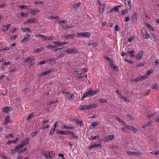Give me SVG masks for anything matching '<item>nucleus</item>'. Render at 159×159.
I'll list each match as a JSON object with an SVG mask.
<instances>
[{"instance_id": "f257e3e1", "label": "nucleus", "mask_w": 159, "mask_h": 159, "mask_svg": "<svg viewBox=\"0 0 159 159\" xmlns=\"http://www.w3.org/2000/svg\"><path fill=\"white\" fill-rule=\"evenodd\" d=\"M55 154L54 151H48L44 153L43 155L46 159H52L54 157Z\"/></svg>"}, {"instance_id": "f03ea898", "label": "nucleus", "mask_w": 159, "mask_h": 159, "mask_svg": "<svg viewBox=\"0 0 159 159\" xmlns=\"http://www.w3.org/2000/svg\"><path fill=\"white\" fill-rule=\"evenodd\" d=\"M65 52L67 54H75L78 53L79 51L75 48H69L66 49L65 51Z\"/></svg>"}, {"instance_id": "7ed1b4c3", "label": "nucleus", "mask_w": 159, "mask_h": 159, "mask_svg": "<svg viewBox=\"0 0 159 159\" xmlns=\"http://www.w3.org/2000/svg\"><path fill=\"white\" fill-rule=\"evenodd\" d=\"M30 139V138H27L21 141V143L20 145H19L20 147L21 148L28 144Z\"/></svg>"}, {"instance_id": "20e7f679", "label": "nucleus", "mask_w": 159, "mask_h": 159, "mask_svg": "<svg viewBox=\"0 0 159 159\" xmlns=\"http://www.w3.org/2000/svg\"><path fill=\"white\" fill-rule=\"evenodd\" d=\"M115 139V136L113 134H110L107 135L104 139V141L106 142H108L114 140Z\"/></svg>"}, {"instance_id": "39448f33", "label": "nucleus", "mask_w": 159, "mask_h": 159, "mask_svg": "<svg viewBox=\"0 0 159 159\" xmlns=\"http://www.w3.org/2000/svg\"><path fill=\"white\" fill-rule=\"evenodd\" d=\"M52 71V69H49V70H47L43 72H41L40 73H39V77L40 78L41 77H42L43 76L45 75H48Z\"/></svg>"}, {"instance_id": "423d86ee", "label": "nucleus", "mask_w": 159, "mask_h": 159, "mask_svg": "<svg viewBox=\"0 0 159 159\" xmlns=\"http://www.w3.org/2000/svg\"><path fill=\"white\" fill-rule=\"evenodd\" d=\"M125 127H126L127 129L129 130L133 131L134 133H136V132L137 131V129L132 125L125 124Z\"/></svg>"}, {"instance_id": "0eeeda50", "label": "nucleus", "mask_w": 159, "mask_h": 159, "mask_svg": "<svg viewBox=\"0 0 159 159\" xmlns=\"http://www.w3.org/2000/svg\"><path fill=\"white\" fill-rule=\"evenodd\" d=\"M37 20V19L35 18L30 19L27 20L24 24H25L28 23H34L36 22Z\"/></svg>"}, {"instance_id": "6e6552de", "label": "nucleus", "mask_w": 159, "mask_h": 159, "mask_svg": "<svg viewBox=\"0 0 159 159\" xmlns=\"http://www.w3.org/2000/svg\"><path fill=\"white\" fill-rule=\"evenodd\" d=\"M127 153L130 156H131L132 155H134L139 156L141 155V154L140 153L137 152L129 151Z\"/></svg>"}, {"instance_id": "1a4fd4ad", "label": "nucleus", "mask_w": 159, "mask_h": 159, "mask_svg": "<svg viewBox=\"0 0 159 159\" xmlns=\"http://www.w3.org/2000/svg\"><path fill=\"white\" fill-rule=\"evenodd\" d=\"M142 32L143 34V36L145 39H147L149 37V34L147 32L145 29L142 30Z\"/></svg>"}, {"instance_id": "9d476101", "label": "nucleus", "mask_w": 159, "mask_h": 159, "mask_svg": "<svg viewBox=\"0 0 159 159\" xmlns=\"http://www.w3.org/2000/svg\"><path fill=\"white\" fill-rule=\"evenodd\" d=\"M21 148L19 145H17L14 149L11 150L12 154H14L16 152H18V151L19 149Z\"/></svg>"}, {"instance_id": "9b49d317", "label": "nucleus", "mask_w": 159, "mask_h": 159, "mask_svg": "<svg viewBox=\"0 0 159 159\" xmlns=\"http://www.w3.org/2000/svg\"><path fill=\"white\" fill-rule=\"evenodd\" d=\"M137 15L136 13H134L131 18V20L134 22H136L137 21Z\"/></svg>"}, {"instance_id": "f8f14e48", "label": "nucleus", "mask_w": 159, "mask_h": 159, "mask_svg": "<svg viewBox=\"0 0 159 159\" xmlns=\"http://www.w3.org/2000/svg\"><path fill=\"white\" fill-rule=\"evenodd\" d=\"M35 59L34 57L33 56H31L29 57H27L25 60V62H30L32 61H34Z\"/></svg>"}, {"instance_id": "ddd939ff", "label": "nucleus", "mask_w": 159, "mask_h": 159, "mask_svg": "<svg viewBox=\"0 0 159 159\" xmlns=\"http://www.w3.org/2000/svg\"><path fill=\"white\" fill-rule=\"evenodd\" d=\"M105 7V5L104 4H102L100 6V7L99 9V11L100 14L102 15L104 11V8Z\"/></svg>"}, {"instance_id": "4468645a", "label": "nucleus", "mask_w": 159, "mask_h": 159, "mask_svg": "<svg viewBox=\"0 0 159 159\" xmlns=\"http://www.w3.org/2000/svg\"><path fill=\"white\" fill-rule=\"evenodd\" d=\"M143 52L142 51H140L139 52L137 55L136 57V59L138 60H140L141 59L143 54Z\"/></svg>"}, {"instance_id": "2eb2a0df", "label": "nucleus", "mask_w": 159, "mask_h": 159, "mask_svg": "<svg viewBox=\"0 0 159 159\" xmlns=\"http://www.w3.org/2000/svg\"><path fill=\"white\" fill-rule=\"evenodd\" d=\"M30 37V35L29 34H26L25 37L21 40V43H23L25 42H26L29 40V38Z\"/></svg>"}, {"instance_id": "dca6fc26", "label": "nucleus", "mask_w": 159, "mask_h": 159, "mask_svg": "<svg viewBox=\"0 0 159 159\" xmlns=\"http://www.w3.org/2000/svg\"><path fill=\"white\" fill-rule=\"evenodd\" d=\"M11 111V108L8 106L4 107V108H3V112L4 113H7L9 111Z\"/></svg>"}, {"instance_id": "f3484780", "label": "nucleus", "mask_w": 159, "mask_h": 159, "mask_svg": "<svg viewBox=\"0 0 159 159\" xmlns=\"http://www.w3.org/2000/svg\"><path fill=\"white\" fill-rule=\"evenodd\" d=\"M9 116H6L4 119V121L3 123L4 125H6L7 123H8L10 122L11 121L10 119H9Z\"/></svg>"}, {"instance_id": "a211bd4d", "label": "nucleus", "mask_w": 159, "mask_h": 159, "mask_svg": "<svg viewBox=\"0 0 159 159\" xmlns=\"http://www.w3.org/2000/svg\"><path fill=\"white\" fill-rule=\"evenodd\" d=\"M28 14L27 13L21 12L18 15V17L19 18L20 17H26L28 16Z\"/></svg>"}, {"instance_id": "6ab92c4d", "label": "nucleus", "mask_w": 159, "mask_h": 159, "mask_svg": "<svg viewBox=\"0 0 159 159\" xmlns=\"http://www.w3.org/2000/svg\"><path fill=\"white\" fill-rule=\"evenodd\" d=\"M39 11L37 9H31L30 10V13H32L33 16H35L36 14L39 12Z\"/></svg>"}, {"instance_id": "aec40b11", "label": "nucleus", "mask_w": 159, "mask_h": 159, "mask_svg": "<svg viewBox=\"0 0 159 159\" xmlns=\"http://www.w3.org/2000/svg\"><path fill=\"white\" fill-rule=\"evenodd\" d=\"M11 26V25L10 24H8L7 25H5L3 26L2 29L3 30V32H5Z\"/></svg>"}, {"instance_id": "412c9836", "label": "nucleus", "mask_w": 159, "mask_h": 159, "mask_svg": "<svg viewBox=\"0 0 159 159\" xmlns=\"http://www.w3.org/2000/svg\"><path fill=\"white\" fill-rule=\"evenodd\" d=\"M62 129H75V127L73 126H69L66 125H64L62 126Z\"/></svg>"}, {"instance_id": "4be33fe9", "label": "nucleus", "mask_w": 159, "mask_h": 159, "mask_svg": "<svg viewBox=\"0 0 159 159\" xmlns=\"http://www.w3.org/2000/svg\"><path fill=\"white\" fill-rule=\"evenodd\" d=\"M91 91H92V89L89 88V89L88 91H87L86 93L84 94V96H85V97H87L89 95L91 96Z\"/></svg>"}, {"instance_id": "5701e85b", "label": "nucleus", "mask_w": 159, "mask_h": 159, "mask_svg": "<svg viewBox=\"0 0 159 159\" xmlns=\"http://www.w3.org/2000/svg\"><path fill=\"white\" fill-rule=\"evenodd\" d=\"M101 145L100 144H96L95 143L94 144L92 145H91L89 147V149H91L94 148H97L101 147Z\"/></svg>"}, {"instance_id": "b1692460", "label": "nucleus", "mask_w": 159, "mask_h": 159, "mask_svg": "<svg viewBox=\"0 0 159 159\" xmlns=\"http://www.w3.org/2000/svg\"><path fill=\"white\" fill-rule=\"evenodd\" d=\"M99 122H96L92 124L89 126L90 129H93L95 126L98 125L99 124Z\"/></svg>"}, {"instance_id": "393cba45", "label": "nucleus", "mask_w": 159, "mask_h": 159, "mask_svg": "<svg viewBox=\"0 0 159 159\" xmlns=\"http://www.w3.org/2000/svg\"><path fill=\"white\" fill-rule=\"evenodd\" d=\"M88 45L90 46L96 47L98 46V43L97 42L90 43H88Z\"/></svg>"}, {"instance_id": "a878e982", "label": "nucleus", "mask_w": 159, "mask_h": 159, "mask_svg": "<svg viewBox=\"0 0 159 159\" xmlns=\"http://www.w3.org/2000/svg\"><path fill=\"white\" fill-rule=\"evenodd\" d=\"M152 124V122H151V121L148 122L146 123L145 124L143 125L142 126V127L144 129V128H146V127H147L148 126H149V125H150Z\"/></svg>"}, {"instance_id": "bb28decb", "label": "nucleus", "mask_w": 159, "mask_h": 159, "mask_svg": "<svg viewBox=\"0 0 159 159\" xmlns=\"http://www.w3.org/2000/svg\"><path fill=\"white\" fill-rule=\"evenodd\" d=\"M56 47V46L52 45H47L45 46V48L48 50H49L51 48H55Z\"/></svg>"}, {"instance_id": "cd10ccee", "label": "nucleus", "mask_w": 159, "mask_h": 159, "mask_svg": "<svg viewBox=\"0 0 159 159\" xmlns=\"http://www.w3.org/2000/svg\"><path fill=\"white\" fill-rule=\"evenodd\" d=\"M21 30L23 32L28 33V32L30 33L31 31L29 30L28 28H21Z\"/></svg>"}, {"instance_id": "c85d7f7f", "label": "nucleus", "mask_w": 159, "mask_h": 159, "mask_svg": "<svg viewBox=\"0 0 159 159\" xmlns=\"http://www.w3.org/2000/svg\"><path fill=\"white\" fill-rule=\"evenodd\" d=\"M87 105H84V106H82L80 105V106L79 107V109L81 110H87Z\"/></svg>"}, {"instance_id": "c756f323", "label": "nucleus", "mask_w": 159, "mask_h": 159, "mask_svg": "<svg viewBox=\"0 0 159 159\" xmlns=\"http://www.w3.org/2000/svg\"><path fill=\"white\" fill-rule=\"evenodd\" d=\"M43 50V47H40L39 48L37 49L36 50L34 51V53H36L39 52H41Z\"/></svg>"}, {"instance_id": "7c9ffc66", "label": "nucleus", "mask_w": 159, "mask_h": 159, "mask_svg": "<svg viewBox=\"0 0 159 159\" xmlns=\"http://www.w3.org/2000/svg\"><path fill=\"white\" fill-rule=\"evenodd\" d=\"M48 19L50 20L51 19H59V17L58 16H51L47 17Z\"/></svg>"}, {"instance_id": "2f4dec72", "label": "nucleus", "mask_w": 159, "mask_h": 159, "mask_svg": "<svg viewBox=\"0 0 159 159\" xmlns=\"http://www.w3.org/2000/svg\"><path fill=\"white\" fill-rule=\"evenodd\" d=\"M35 36L36 38H43L45 40V38L47 37L41 34H38L37 35H35Z\"/></svg>"}, {"instance_id": "473e14b6", "label": "nucleus", "mask_w": 159, "mask_h": 159, "mask_svg": "<svg viewBox=\"0 0 159 159\" xmlns=\"http://www.w3.org/2000/svg\"><path fill=\"white\" fill-rule=\"evenodd\" d=\"M91 36V34L89 32H85L84 33V37H89Z\"/></svg>"}, {"instance_id": "72a5a7b5", "label": "nucleus", "mask_w": 159, "mask_h": 159, "mask_svg": "<svg viewBox=\"0 0 159 159\" xmlns=\"http://www.w3.org/2000/svg\"><path fill=\"white\" fill-rule=\"evenodd\" d=\"M99 91V90L98 89H96L95 90L93 91H91V96L94 95L96 93H97Z\"/></svg>"}, {"instance_id": "f704fd0d", "label": "nucleus", "mask_w": 159, "mask_h": 159, "mask_svg": "<svg viewBox=\"0 0 159 159\" xmlns=\"http://www.w3.org/2000/svg\"><path fill=\"white\" fill-rule=\"evenodd\" d=\"M112 68L116 70H118V68L117 67L114 65V64L112 62L110 64Z\"/></svg>"}, {"instance_id": "c9c22d12", "label": "nucleus", "mask_w": 159, "mask_h": 159, "mask_svg": "<svg viewBox=\"0 0 159 159\" xmlns=\"http://www.w3.org/2000/svg\"><path fill=\"white\" fill-rule=\"evenodd\" d=\"M70 134H71L72 136H70V137H73V138H75L76 139H78L79 138L74 133V132L71 131L70 132Z\"/></svg>"}, {"instance_id": "e433bc0d", "label": "nucleus", "mask_w": 159, "mask_h": 159, "mask_svg": "<svg viewBox=\"0 0 159 159\" xmlns=\"http://www.w3.org/2000/svg\"><path fill=\"white\" fill-rule=\"evenodd\" d=\"M53 43L55 45H58L59 46H62L61 42H60L59 41H54L53 42Z\"/></svg>"}, {"instance_id": "4c0bfd02", "label": "nucleus", "mask_w": 159, "mask_h": 159, "mask_svg": "<svg viewBox=\"0 0 159 159\" xmlns=\"http://www.w3.org/2000/svg\"><path fill=\"white\" fill-rule=\"evenodd\" d=\"M146 25L150 30L152 31H153L154 30V28L150 24L147 23L146 24Z\"/></svg>"}, {"instance_id": "58836bf2", "label": "nucleus", "mask_w": 159, "mask_h": 159, "mask_svg": "<svg viewBox=\"0 0 159 159\" xmlns=\"http://www.w3.org/2000/svg\"><path fill=\"white\" fill-rule=\"evenodd\" d=\"M134 52H135L133 50L129 51V53L130 54V55L129 56L132 57H135V56L134 54Z\"/></svg>"}, {"instance_id": "ea45409f", "label": "nucleus", "mask_w": 159, "mask_h": 159, "mask_svg": "<svg viewBox=\"0 0 159 159\" xmlns=\"http://www.w3.org/2000/svg\"><path fill=\"white\" fill-rule=\"evenodd\" d=\"M116 119L120 123H122L124 125H125V122L120 118L118 117H116Z\"/></svg>"}, {"instance_id": "a19ab883", "label": "nucleus", "mask_w": 159, "mask_h": 159, "mask_svg": "<svg viewBox=\"0 0 159 159\" xmlns=\"http://www.w3.org/2000/svg\"><path fill=\"white\" fill-rule=\"evenodd\" d=\"M74 34H69L66 35L65 38L67 39H71L74 38Z\"/></svg>"}, {"instance_id": "79ce46f5", "label": "nucleus", "mask_w": 159, "mask_h": 159, "mask_svg": "<svg viewBox=\"0 0 159 159\" xmlns=\"http://www.w3.org/2000/svg\"><path fill=\"white\" fill-rule=\"evenodd\" d=\"M99 100L100 102L102 103H107V100L106 99H100Z\"/></svg>"}, {"instance_id": "37998d69", "label": "nucleus", "mask_w": 159, "mask_h": 159, "mask_svg": "<svg viewBox=\"0 0 159 159\" xmlns=\"http://www.w3.org/2000/svg\"><path fill=\"white\" fill-rule=\"evenodd\" d=\"M121 98L123 99V100H124V101H126V102H129V100L125 96L121 95Z\"/></svg>"}, {"instance_id": "c03bdc74", "label": "nucleus", "mask_w": 159, "mask_h": 159, "mask_svg": "<svg viewBox=\"0 0 159 159\" xmlns=\"http://www.w3.org/2000/svg\"><path fill=\"white\" fill-rule=\"evenodd\" d=\"M100 136H99L98 135L96 136H94L91 137V140H96L98 139L99 138Z\"/></svg>"}, {"instance_id": "a18cd8bd", "label": "nucleus", "mask_w": 159, "mask_h": 159, "mask_svg": "<svg viewBox=\"0 0 159 159\" xmlns=\"http://www.w3.org/2000/svg\"><path fill=\"white\" fill-rule=\"evenodd\" d=\"M67 22V21L66 20H58L56 21V22L57 23L59 24H61V23H66Z\"/></svg>"}, {"instance_id": "49530a36", "label": "nucleus", "mask_w": 159, "mask_h": 159, "mask_svg": "<svg viewBox=\"0 0 159 159\" xmlns=\"http://www.w3.org/2000/svg\"><path fill=\"white\" fill-rule=\"evenodd\" d=\"M153 72V70L152 69H151L149 70L147 72V73L146 74V75L148 76L152 73Z\"/></svg>"}, {"instance_id": "de8ad7c7", "label": "nucleus", "mask_w": 159, "mask_h": 159, "mask_svg": "<svg viewBox=\"0 0 159 159\" xmlns=\"http://www.w3.org/2000/svg\"><path fill=\"white\" fill-rule=\"evenodd\" d=\"M148 77V76L146 75H143L141 76H140L139 78L140 80H143L144 79Z\"/></svg>"}, {"instance_id": "09e8293b", "label": "nucleus", "mask_w": 159, "mask_h": 159, "mask_svg": "<svg viewBox=\"0 0 159 159\" xmlns=\"http://www.w3.org/2000/svg\"><path fill=\"white\" fill-rule=\"evenodd\" d=\"M55 129H54L53 128H52L51 129L50 131L49 132V134L50 135H52L53 133L54 132Z\"/></svg>"}, {"instance_id": "8fccbe9b", "label": "nucleus", "mask_w": 159, "mask_h": 159, "mask_svg": "<svg viewBox=\"0 0 159 159\" xmlns=\"http://www.w3.org/2000/svg\"><path fill=\"white\" fill-rule=\"evenodd\" d=\"M158 85L157 84H155L152 86V88L155 90H157L158 89Z\"/></svg>"}, {"instance_id": "3c124183", "label": "nucleus", "mask_w": 159, "mask_h": 159, "mask_svg": "<svg viewBox=\"0 0 159 159\" xmlns=\"http://www.w3.org/2000/svg\"><path fill=\"white\" fill-rule=\"evenodd\" d=\"M75 94L74 93H73L70 97H68V99L70 100H72L73 99L75 98Z\"/></svg>"}, {"instance_id": "603ef678", "label": "nucleus", "mask_w": 159, "mask_h": 159, "mask_svg": "<svg viewBox=\"0 0 159 159\" xmlns=\"http://www.w3.org/2000/svg\"><path fill=\"white\" fill-rule=\"evenodd\" d=\"M2 62V64L4 65L7 66V65H8L9 64H10L11 63V62L10 61L6 62L5 61H3Z\"/></svg>"}, {"instance_id": "864d4df0", "label": "nucleus", "mask_w": 159, "mask_h": 159, "mask_svg": "<svg viewBox=\"0 0 159 159\" xmlns=\"http://www.w3.org/2000/svg\"><path fill=\"white\" fill-rule=\"evenodd\" d=\"M12 143H16L15 140H9V141H8L7 143V144H11Z\"/></svg>"}, {"instance_id": "5fc2aeb1", "label": "nucleus", "mask_w": 159, "mask_h": 159, "mask_svg": "<svg viewBox=\"0 0 159 159\" xmlns=\"http://www.w3.org/2000/svg\"><path fill=\"white\" fill-rule=\"evenodd\" d=\"M26 148H25L23 149H21L20 150H18V153H21V152H24L25 151H26Z\"/></svg>"}, {"instance_id": "6e6d98bb", "label": "nucleus", "mask_w": 159, "mask_h": 159, "mask_svg": "<svg viewBox=\"0 0 159 159\" xmlns=\"http://www.w3.org/2000/svg\"><path fill=\"white\" fill-rule=\"evenodd\" d=\"M128 9H126L122 11V15H124L125 14L127 13L128 12Z\"/></svg>"}, {"instance_id": "4d7b16f0", "label": "nucleus", "mask_w": 159, "mask_h": 159, "mask_svg": "<svg viewBox=\"0 0 159 159\" xmlns=\"http://www.w3.org/2000/svg\"><path fill=\"white\" fill-rule=\"evenodd\" d=\"M54 39V37L53 36H49L45 38V40H53Z\"/></svg>"}, {"instance_id": "13d9d810", "label": "nucleus", "mask_w": 159, "mask_h": 159, "mask_svg": "<svg viewBox=\"0 0 159 159\" xmlns=\"http://www.w3.org/2000/svg\"><path fill=\"white\" fill-rule=\"evenodd\" d=\"M126 2H127L128 4V5L129 7L131 5V2L130 0H125ZM129 9H130V7H129Z\"/></svg>"}, {"instance_id": "bf43d9fd", "label": "nucleus", "mask_w": 159, "mask_h": 159, "mask_svg": "<svg viewBox=\"0 0 159 159\" xmlns=\"http://www.w3.org/2000/svg\"><path fill=\"white\" fill-rule=\"evenodd\" d=\"M140 80L139 77L135 78L132 80V82H137Z\"/></svg>"}, {"instance_id": "052dcab7", "label": "nucleus", "mask_w": 159, "mask_h": 159, "mask_svg": "<svg viewBox=\"0 0 159 159\" xmlns=\"http://www.w3.org/2000/svg\"><path fill=\"white\" fill-rule=\"evenodd\" d=\"M76 122L77 124H79L80 125H82L83 124V122L82 121H80L79 120H76Z\"/></svg>"}, {"instance_id": "680f3d73", "label": "nucleus", "mask_w": 159, "mask_h": 159, "mask_svg": "<svg viewBox=\"0 0 159 159\" xmlns=\"http://www.w3.org/2000/svg\"><path fill=\"white\" fill-rule=\"evenodd\" d=\"M38 133V131L36 130L32 133L31 135L32 137H34Z\"/></svg>"}, {"instance_id": "e2e57ef3", "label": "nucleus", "mask_w": 159, "mask_h": 159, "mask_svg": "<svg viewBox=\"0 0 159 159\" xmlns=\"http://www.w3.org/2000/svg\"><path fill=\"white\" fill-rule=\"evenodd\" d=\"M28 7H29V6H27L22 5L20 6V8L21 9L24 8L28 9Z\"/></svg>"}, {"instance_id": "0e129e2a", "label": "nucleus", "mask_w": 159, "mask_h": 159, "mask_svg": "<svg viewBox=\"0 0 159 159\" xmlns=\"http://www.w3.org/2000/svg\"><path fill=\"white\" fill-rule=\"evenodd\" d=\"M33 113H31L27 117V120H29L30 118H32L33 117Z\"/></svg>"}, {"instance_id": "69168bd1", "label": "nucleus", "mask_w": 159, "mask_h": 159, "mask_svg": "<svg viewBox=\"0 0 159 159\" xmlns=\"http://www.w3.org/2000/svg\"><path fill=\"white\" fill-rule=\"evenodd\" d=\"M144 65V62H142L141 63H140L139 64H138L137 65V67H140V66H143Z\"/></svg>"}, {"instance_id": "338daca9", "label": "nucleus", "mask_w": 159, "mask_h": 159, "mask_svg": "<svg viewBox=\"0 0 159 159\" xmlns=\"http://www.w3.org/2000/svg\"><path fill=\"white\" fill-rule=\"evenodd\" d=\"M77 34L79 37H84V33H77Z\"/></svg>"}, {"instance_id": "774afa93", "label": "nucleus", "mask_w": 159, "mask_h": 159, "mask_svg": "<svg viewBox=\"0 0 159 159\" xmlns=\"http://www.w3.org/2000/svg\"><path fill=\"white\" fill-rule=\"evenodd\" d=\"M115 29L117 31H119L120 30V29L119 28V27L118 25H116L115 26Z\"/></svg>"}]
</instances>
